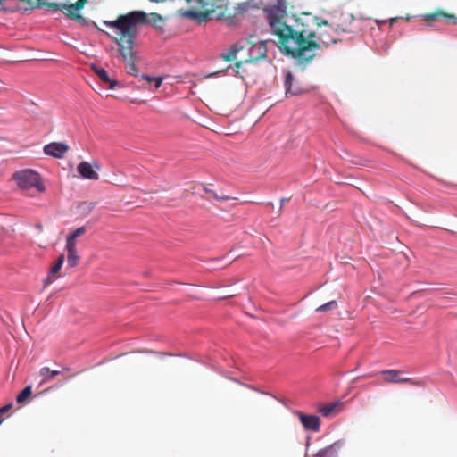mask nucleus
I'll return each mask as SVG.
<instances>
[{
	"label": "nucleus",
	"mask_w": 457,
	"mask_h": 457,
	"mask_svg": "<svg viewBox=\"0 0 457 457\" xmlns=\"http://www.w3.org/2000/svg\"><path fill=\"white\" fill-rule=\"evenodd\" d=\"M288 2L276 0V4L264 8L265 17L272 33L278 38L281 52L294 58L297 64L305 67L318 54L320 42H316L317 29L331 25L311 13H303L295 18V28L288 24Z\"/></svg>",
	"instance_id": "1"
},
{
	"label": "nucleus",
	"mask_w": 457,
	"mask_h": 457,
	"mask_svg": "<svg viewBox=\"0 0 457 457\" xmlns=\"http://www.w3.org/2000/svg\"><path fill=\"white\" fill-rule=\"evenodd\" d=\"M162 17L151 12L148 16L142 11H133L127 14L120 15L115 21H105L104 24L112 29V34L109 35L118 45L119 58L126 64V72L132 76H138V69L136 65L135 37L137 33V26L145 23H158L162 21Z\"/></svg>",
	"instance_id": "2"
},
{
	"label": "nucleus",
	"mask_w": 457,
	"mask_h": 457,
	"mask_svg": "<svg viewBox=\"0 0 457 457\" xmlns=\"http://www.w3.org/2000/svg\"><path fill=\"white\" fill-rule=\"evenodd\" d=\"M193 8L179 11L181 16L191 19L199 23L210 20H224L228 25L237 23L248 10L247 3H240L230 6L228 0H186Z\"/></svg>",
	"instance_id": "3"
},
{
	"label": "nucleus",
	"mask_w": 457,
	"mask_h": 457,
	"mask_svg": "<svg viewBox=\"0 0 457 457\" xmlns=\"http://www.w3.org/2000/svg\"><path fill=\"white\" fill-rule=\"evenodd\" d=\"M23 4L25 5L23 8L27 10L28 8H41L47 7L54 11H61L66 17L71 20L76 21L82 25L87 24V20L78 13L80 10L84 8L87 0H78L74 4H65V3H47L43 0H21Z\"/></svg>",
	"instance_id": "4"
},
{
	"label": "nucleus",
	"mask_w": 457,
	"mask_h": 457,
	"mask_svg": "<svg viewBox=\"0 0 457 457\" xmlns=\"http://www.w3.org/2000/svg\"><path fill=\"white\" fill-rule=\"evenodd\" d=\"M12 179L15 180L18 187L23 191H27L31 188H36L41 193L45 191V187L41 181L40 175L32 170L17 171L12 175Z\"/></svg>",
	"instance_id": "5"
},
{
	"label": "nucleus",
	"mask_w": 457,
	"mask_h": 457,
	"mask_svg": "<svg viewBox=\"0 0 457 457\" xmlns=\"http://www.w3.org/2000/svg\"><path fill=\"white\" fill-rule=\"evenodd\" d=\"M403 371L400 370H383L380 374L383 376L384 381L390 384H411L413 386H421L422 383L411 378H403Z\"/></svg>",
	"instance_id": "6"
},
{
	"label": "nucleus",
	"mask_w": 457,
	"mask_h": 457,
	"mask_svg": "<svg viewBox=\"0 0 457 457\" xmlns=\"http://www.w3.org/2000/svg\"><path fill=\"white\" fill-rule=\"evenodd\" d=\"M247 42L251 46L249 49V62H256L266 58L267 47L265 40H261L257 43L255 37L250 36Z\"/></svg>",
	"instance_id": "7"
},
{
	"label": "nucleus",
	"mask_w": 457,
	"mask_h": 457,
	"mask_svg": "<svg viewBox=\"0 0 457 457\" xmlns=\"http://www.w3.org/2000/svg\"><path fill=\"white\" fill-rule=\"evenodd\" d=\"M326 28H327V29L324 31L317 29L315 41L320 42L321 44V45H320L319 51L322 47H328L331 43H337V39L334 38L330 35V32L334 31V29L332 27H331V29H329V27H326ZM339 29L344 32H353V29H351V28L345 29V28H341L340 26H338V29ZM337 29H335V31H337Z\"/></svg>",
	"instance_id": "8"
},
{
	"label": "nucleus",
	"mask_w": 457,
	"mask_h": 457,
	"mask_svg": "<svg viewBox=\"0 0 457 457\" xmlns=\"http://www.w3.org/2000/svg\"><path fill=\"white\" fill-rule=\"evenodd\" d=\"M424 20L428 23H431L434 21H443L446 24H456L457 23V18L453 14H449L445 12L442 10H437L431 13H426L423 15Z\"/></svg>",
	"instance_id": "9"
},
{
	"label": "nucleus",
	"mask_w": 457,
	"mask_h": 457,
	"mask_svg": "<svg viewBox=\"0 0 457 457\" xmlns=\"http://www.w3.org/2000/svg\"><path fill=\"white\" fill-rule=\"evenodd\" d=\"M44 154L54 158H62L69 151V146L61 142H52L44 146Z\"/></svg>",
	"instance_id": "10"
},
{
	"label": "nucleus",
	"mask_w": 457,
	"mask_h": 457,
	"mask_svg": "<svg viewBox=\"0 0 457 457\" xmlns=\"http://www.w3.org/2000/svg\"><path fill=\"white\" fill-rule=\"evenodd\" d=\"M64 260L65 257L63 253L59 255L54 264L51 267L46 278L43 281L44 287H47L52 284L60 277L59 272L63 265Z\"/></svg>",
	"instance_id": "11"
},
{
	"label": "nucleus",
	"mask_w": 457,
	"mask_h": 457,
	"mask_svg": "<svg viewBox=\"0 0 457 457\" xmlns=\"http://www.w3.org/2000/svg\"><path fill=\"white\" fill-rule=\"evenodd\" d=\"M302 425L307 430H312L314 432L319 431L320 429V418L316 415H306L300 411L296 412Z\"/></svg>",
	"instance_id": "12"
},
{
	"label": "nucleus",
	"mask_w": 457,
	"mask_h": 457,
	"mask_svg": "<svg viewBox=\"0 0 457 457\" xmlns=\"http://www.w3.org/2000/svg\"><path fill=\"white\" fill-rule=\"evenodd\" d=\"M77 170L84 179L91 180H97L99 179V175L96 170H94L93 165L87 162H81L79 163Z\"/></svg>",
	"instance_id": "13"
},
{
	"label": "nucleus",
	"mask_w": 457,
	"mask_h": 457,
	"mask_svg": "<svg viewBox=\"0 0 457 457\" xmlns=\"http://www.w3.org/2000/svg\"><path fill=\"white\" fill-rule=\"evenodd\" d=\"M294 77L290 71H287L285 75L284 86L286 96H297L302 94L303 90L298 86L293 85Z\"/></svg>",
	"instance_id": "14"
},
{
	"label": "nucleus",
	"mask_w": 457,
	"mask_h": 457,
	"mask_svg": "<svg viewBox=\"0 0 457 457\" xmlns=\"http://www.w3.org/2000/svg\"><path fill=\"white\" fill-rule=\"evenodd\" d=\"M91 69L98 76V78L108 86L110 89H113L116 87L117 81L112 79L104 69L100 68L96 64H92Z\"/></svg>",
	"instance_id": "15"
},
{
	"label": "nucleus",
	"mask_w": 457,
	"mask_h": 457,
	"mask_svg": "<svg viewBox=\"0 0 457 457\" xmlns=\"http://www.w3.org/2000/svg\"><path fill=\"white\" fill-rule=\"evenodd\" d=\"M339 444L334 443L323 449H320L313 457H337Z\"/></svg>",
	"instance_id": "16"
},
{
	"label": "nucleus",
	"mask_w": 457,
	"mask_h": 457,
	"mask_svg": "<svg viewBox=\"0 0 457 457\" xmlns=\"http://www.w3.org/2000/svg\"><path fill=\"white\" fill-rule=\"evenodd\" d=\"M59 374H61L60 370H50L47 367L41 368L39 370V376L42 378V380L39 385L42 386L46 384Z\"/></svg>",
	"instance_id": "17"
},
{
	"label": "nucleus",
	"mask_w": 457,
	"mask_h": 457,
	"mask_svg": "<svg viewBox=\"0 0 457 457\" xmlns=\"http://www.w3.org/2000/svg\"><path fill=\"white\" fill-rule=\"evenodd\" d=\"M32 390L30 386H27L16 397L18 403H23L30 395Z\"/></svg>",
	"instance_id": "18"
},
{
	"label": "nucleus",
	"mask_w": 457,
	"mask_h": 457,
	"mask_svg": "<svg viewBox=\"0 0 457 457\" xmlns=\"http://www.w3.org/2000/svg\"><path fill=\"white\" fill-rule=\"evenodd\" d=\"M79 259L78 252L67 253V263L70 267H76L79 264Z\"/></svg>",
	"instance_id": "19"
},
{
	"label": "nucleus",
	"mask_w": 457,
	"mask_h": 457,
	"mask_svg": "<svg viewBox=\"0 0 457 457\" xmlns=\"http://www.w3.org/2000/svg\"><path fill=\"white\" fill-rule=\"evenodd\" d=\"M204 190L205 193L209 194L212 197H213L214 199L218 200V201H228L230 199L229 196H227V195H218L216 192H214L213 190L208 188L206 186H204Z\"/></svg>",
	"instance_id": "20"
},
{
	"label": "nucleus",
	"mask_w": 457,
	"mask_h": 457,
	"mask_svg": "<svg viewBox=\"0 0 457 457\" xmlns=\"http://www.w3.org/2000/svg\"><path fill=\"white\" fill-rule=\"evenodd\" d=\"M337 306V303L336 301H330V302H328L320 306H319L317 309H316V312H326L328 310H331V309H334Z\"/></svg>",
	"instance_id": "21"
},
{
	"label": "nucleus",
	"mask_w": 457,
	"mask_h": 457,
	"mask_svg": "<svg viewBox=\"0 0 457 457\" xmlns=\"http://www.w3.org/2000/svg\"><path fill=\"white\" fill-rule=\"evenodd\" d=\"M142 79L148 81V82H154V86L156 88H159L162 83V78L161 77H150L148 75H142Z\"/></svg>",
	"instance_id": "22"
},
{
	"label": "nucleus",
	"mask_w": 457,
	"mask_h": 457,
	"mask_svg": "<svg viewBox=\"0 0 457 457\" xmlns=\"http://www.w3.org/2000/svg\"><path fill=\"white\" fill-rule=\"evenodd\" d=\"M76 241L74 239H71L70 237H66V245L65 249L67 253L69 252H77V246H76Z\"/></svg>",
	"instance_id": "23"
},
{
	"label": "nucleus",
	"mask_w": 457,
	"mask_h": 457,
	"mask_svg": "<svg viewBox=\"0 0 457 457\" xmlns=\"http://www.w3.org/2000/svg\"><path fill=\"white\" fill-rule=\"evenodd\" d=\"M85 233H86V228L79 227L77 229H75L73 232H71L70 235H68L67 237L71 239H74L76 241L79 237L82 236Z\"/></svg>",
	"instance_id": "24"
},
{
	"label": "nucleus",
	"mask_w": 457,
	"mask_h": 457,
	"mask_svg": "<svg viewBox=\"0 0 457 457\" xmlns=\"http://www.w3.org/2000/svg\"><path fill=\"white\" fill-rule=\"evenodd\" d=\"M337 405L336 403H332V404L322 407L320 411L323 416L327 417L334 411V410L337 408Z\"/></svg>",
	"instance_id": "25"
},
{
	"label": "nucleus",
	"mask_w": 457,
	"mask_h": 457,
	"mask_svg": "<svg viewBox=\"0 0 457 457\" xmlns=\"http://www.w3.org/2000/svg\"><path fill=\"white\" fill-rule=\"evenodd\" d=\"M12 407V403H9V404H6L4 406H3L2 408H0V424L3 422L4 420V415L10 411V409Z\"/></svg>",
	"instance_id": "26"
},
{
	"label": "nucleus",
	"mask_w": 457,
	"mask_h": 457,
	"mask_svg": "<svg viewBox=\"0 0 457 457\" xmlns=\"http://www.w3.org/2000/svg\"><path fill=\"white\" fill-rule=\"evenodd\" d=\"M373 376H374L373 374H366V375H363V376L356 378V379H359V378H371Z\"/></svg>",
	"instance_id": "27"
},
{
	"label": "nucleus",
	"mask_w": 457,
	"mask_h": 457,
	"mask_svg": "<svg viewBox=\"0 0 457 457\" xmlns=\"http://www.w3.org/2000/svg\"><path fill=\"white\" fill-rule=\"evenodd\" d=\"M395 21H396V18L391 19V25H392L394 22H395Z\"/></svg>",
	"instance_id": "28"
},
{
	"label": "nucleus",
	"mask_w": 457,
	"mask_h": 457,
	"mask_svg": "<svg viewBox=\"0 0 457 457\" xmlns=\"http://www.w3.org/2000/svg\"><path fill=\"white\" fill-rule=\"evenodd\" d=\"M63 370H70V368L69 367H64Z\"/></svg>",
	"instance_id": "29"
},
{
	"label": "nucleus",
	"mask_w": 457,
	"mask_h": 457,
	"mask_svg": "<svg viewBox=\"0 0 457 457\" xmlns=\"http://www.w3.org/2000/svg\"><path fill=\"white\" fill-rule=\"evenodd\" d=\"M226 60L230 61L231 59L228 56V57H226Z\"/></svg>",
	"instance_id": "30"
}]
</instances>
